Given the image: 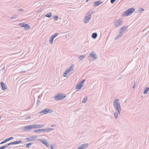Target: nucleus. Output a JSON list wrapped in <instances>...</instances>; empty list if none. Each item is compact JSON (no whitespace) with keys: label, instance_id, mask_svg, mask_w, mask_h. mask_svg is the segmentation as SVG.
Masks as SVG:
<instances>
[{"label":"nucleus","instance_id":"nucleus-5","mask_svg":"<svg viewBox=\"0 0 149 149\" xmlns=\"http://www.w3.org/2000/svg\"><path fill=\"white\" fill-rule=\"evenodd\" d=\"M122 19L120 18L117 20H115L114 22V25L116 27H118L121 25L123 23Z\"/></svg>","mask_w":149,"mask_h":149},{"label":"nucleus","instance_id":"nucleus-41","mask_svg":"<svg viewBox=\"0 0 149 149\" xmlns=\"http://www.w3.org/2000/svg\"><path fill=\"white\" fill-rule=\"evenodd\" d=\"M19 11H23V10L22 9H19Z\"/></svg>","mask_w":149,"mask_h":149},{"label":"nucleus","instance_id":"nucleus-49","mask_svg":"<svg viewBox=\"0 0 149 149\" xmlns=\"http://www.w3.org/2000/svg\"><path fill=\"white\" fill-rule=\"evenodd\" d=\"M5 67H4L3 68V70L5 69Z\"/></svg>","mask_w":149,"mask_h":149},{"label":"nucleus","instance_id":"nucleus-11","mask_svg":"<svg viewBox=\"0 0 149 149\" xmlns=\"http://www.w3.org/2000/svg\"><path fill=\"white\" fill-rule=\"evenodd\" d=\"M33 128L36 129L39 128L44 127V126L42 124H35L32 125Z\"/></svg>","mask_w":149,"mask_h":149},{"label":"nucleus","instance_id":"nucleus-39","mask_svg":"<svg viewBox=\"0 0 149 149\" xmlns=\"http://www.w3.org/2000/svg\"><path fill=\"white\" fill-rule=\"evenodd\" d=\"M13 144H14V143H13V142H12L9 143H8V146H9L11 145H13Z\"/></svg>","mask_w":149,"mask_h":149},{"label":"nucleus","instance_id":"nucleus-18","mask_svg":"<svg viewBox=\"0 0 149 149\" xmlns=\"http://www.w3.org/2000/svg\"><path fill=\"white\" fill-rule=\"evenodd\" d=\"M123 32H120L117 35L116 37L115 38L116 40L120 38L123 35Z\"/></svg>","mask_w":149,"mask_h":149},{"label":"nucleus","instance_id":"nucleus-48","mask_svg":"<svg viewBox=\"0 0 149 149\" xmlns=\"http://www.w3.org/2000/svg\"><path fill=\"white\" fill-rule=\"evenodd\" d=\"M50 131H51L53 130H54V129L53 128H50Z\"/></svg>","mask_w":149,"mask_h":149},{"label":"nucleus","instance_id":"nucleus-45","mask_svg":"<svg viewBox=\"0 0 149 149\" xmlns=\"http://www.w3.org/2000/svg\"><path fill=\"white\" fill-rule=\"evenodd\" d=\"M31 117L30 116H28L26 117V118L27 119H29Z\"/></svg>","mask_w":149,"mask_h":149},{"label":"nucleus","instance_id":"nucleus-32","mask_svg":"<svg viewBox=\"0 0 149 149\" xmlns=\"http://www.w3.org/2000/svg\"><path fill=\"white\" fill-rule=\"evenodd\" d=\"M44 129V132L50 131V128Z\"/></svg>","mask_w":149,"mask_h":149},{"label":"nucleus","instance_id":"nucleus-9","mask_svg":"<svg viewBox=\"0 0 149 149\" xmlns=\"http://www.w3.org/2000/svg\"><path fill=\"white\" fill-rule=\"evenodd\" d=\"M84 81L85 79H83L81 82H79L77 85L76 89L79 90L84 85Z\"/></svg>","mask_w":149,"mask_h":149},{"label":"nucleus","instance_id":"nucleus-7","mask_svg":"<svg viewBox=\"0 0 149 149\" xmlns=\"http://www.w3.org/2000/svg\"><path fill=\"white\" fill-rule=\"evenodd\" d=\"M53 112V111L52 109L45 108L40 111V113H43L44 114H47L48 113H52Z\"/></svg>","mask_w":149,"mask_h":149},{"label":"nucleus","instance_id":"nucleus-1","mask_svg":"<svg viewBox=\"0 0 149 149\" xmlns=\"http://www.w3.org/2000/svg\"><path fill=\"white\" fill-rule=\"evenodd\" d=\"M113 106L116 110L114 114V116L115 118L117 119L118 118V115L120 114L121 111V107L118 99L116 98L114 100L113 102Z\"/></svg>","mask_w":149,"mask_h":149},{"label":"nucleus","instance_id":"nucleus-24","mask_svg":"<svg viewBox=\"0 0 149 149\" xmlns=\"http://www.w3.org/2000/svg\"><path fill=\"white\" fill-rule=\"evenodd\" d=\"M87 96L84 97L82 101V103H85L87 100Z\"/></svg>","mask_w":149,"mask_h":149},{"label":"nucleus","instance_id":"nucleus-30","mask_svg":"<svg viewBox=\"0 0 149 149\" xmlns=\"http://www.w3.org/2000/svg\"><path fill=\"white\" fill-rule=\"evenodd\" d=\"M18 15H15L11 17V19H13L17 18L18 17Z\"/></svg>","mask_w":149,"mask_h":149},{"label":"nucleus","instance_id":"nucleus-8","mask_svg":"<svg viewBox=\"0 0 149 149\" xmlns=\"http://www.w3.org/2000/svg\"><path fill=\"white\" fill-rule=\"evenodd\" d=\"M88 146V143H83L79 146L77 149H85Z\"/></svg>","mask_w":149,"mask_h":149},{"label":"nucleus","instance_id":"nucleus-34","mask_svg":"<svg viewBox=\"0 0 149 149\" xmlns=\"http://www.w3.org/2000/svg\"><path fill=\"white\" fill-rule=\"evenodd\" d=\"M40 100H39L38 99L37 102V107L39 105V104H40Z\"/></svg>","mask_w":149,"mask_h":149},{"label":"nucleus","instance_id":"nucleus-19","mask_svg":"<svg viewBox=\"0 0 149 149\" xmlns=\"http://www.w3.org/2000/svg\"><path fill=\"white\" fill-rule=\"evenodd\" d=\"M97 34L96 33H93L91 36L93 38L95 39L97 38Z\"/></svg>","mask_w":149,"mask_h":149},{"label":"nucleus","instance_id":"nucleus-25","mask_svg":"<svg viewBox=\"0 0 149 149\" xmlns=\"http://www.w3.org/2000/svg\"><path fill=\"white\" fill-rule=\"evenodd\" d=\"M22 142V141H16L13 142L14 144H17L21 143Z\"/></svg>","mask_w":149,"mask_h":149},{"label":"nucleus","instance_id":"nucleus-46","mask_svg":"<svg viewBox=\"0 0 149 149\" xmlns=\"http://www.w3.org/2000/svg\"><path fill=\"white\" fill-rule=\"evenodd\" d=\"M135 83L134 84V85L133 86V88H134L135 87Z\"/></svg>","mask_w":149,"mask_h":149},{"label":"nucleus","instance_id":"nucleus-20","mask_svg":"<svg viewBox=\"0 0 149 149\" xmlns=\"http://www.w3.org/2000/svg\"><path fill=\"white\" fill-rule=\"evenodd\" d=\"M34 132H44V129H37L35 130Z\"/></svg>","mask_w":149,"mask_h":149},{"label":"nucleus","instance_id":"nucleus-14","mask_svg":"<svg viewBox=\"0 0 149 149\" xmlns=\"http://www.w3.org/2000/svg\"><path fill=\"white\" fill-rule=\"evenodd\" d=\"M128 27L127 26L125 25L123 27H122L120 30V32H123V33L127 29Z\"/></svg>","mask_w":149,"mask_h":149},{"label":"nucleus","instance_id":"nucleus-37","mask_svg":"<svg viewBox=\"0 0 149 149\" xmlns=\"http://www.w3.org/2000/svg\"><path fill=\"white\" fill-rule=\"evenodd\" d=\"M70 71V70L68 69H67L65 72L68 74L69 72Z\"/></svg>","mask_w":149,"mask_h":149},{"label":"nucleus","instance_id":"nucleus-27","mask_svg":"<svg viewBox=\"0 0 149 149\" xmlns=\"http://www.w3.org/2000/svg\"><path fill=\"white\" fill-rule=\"evenodd\" d=\"M54 39V38L51 37L49 40V42L51 44H53Z\"/></svg>","mask_w":149,"mask_h":149},{"label":"nucleus","instance_id":"nucleus-42","mask_svg":"<svg viewBox=\"0 0 149 149\" xmlns=\"http://www.w3.org/2000/svg\"><path fill=\"white\" fill-rule=\"evenodd\" d=\"M4 146H2L0 148V149H4Z\"/></svg>","mask_w":149,"mask_h":149},{"label":"nucleus","instance_id":"nucleus-36","mask_svg":"<svg viewBox=\"0 0 149 149\" xmlns=\"http://www.w3.org/2000/svg\"><path fill=\"white\" fill-rule=\"evenodd\" d=\"M68 73H67L66 72H64V73H63V76L64 77H67V74Z\"/></svg>","mask_w":149,"mask_h":149},{"label":"nucleus","instance_id":"nucleus-51","mask_svg":"<svg viewBox=\"0 0 149 149\" xmlns=\"http://www.w3.org/2000/svg\"><path fill=\"white\" fill-rule=\"evenodd\" d=\"M121 77H120L119 78V79H118V80H119V79H121Z\"/></svg>","mask_w":149,"mask_h":149},{"label":"nucleus","instance_id":"nucleus-40","mask_svg":"<svg viewBox=\"0 0 149 149\" xmlns=\"http://www.w3.org/2000/svg\"><path fill=\"white\" fill-rule=\"evenodd\" d=\"M50 147L51 149H54L52 144L50 146Z\"/></svg>","mask_w":149,"mask_h":149},{"label":"nucleus","instance_id":"nucleus-22","mask_svg":"<svg viewBox=\"0 0 149 149\" xmlns=\"http://www.w3.org/2000/svg\"><path fill=\"white\" fill-rule=\"evenodd\" d=\"M45 16L47 17H50L52 16V13H48Z\"/></svg>","mask_w":149,"mask_h":149},{"label":"nucleus","instance_id":"nucleus-17","mask_svg":"<svg viewBox=\"0 0 149 149\" xmlns=\"http://www.w3.org/2000/svg\"><path fill=\"white\" fill-rule=\"evenodd\" d=\"M103 2L101 1H97L94 3V6H97L102 3Z\"/></svg>","mask_w":149,"mask_h":149},{"label":"nucleus","instance_id":"nucleus-2","mask_svg":"<svg viewBox=\"0 0 149 149\" xmlns=\"http://www.w3.org/2000/svg\"><path fill=\"white\" fill-rule=\"evenodd\" d=\"M93 13V11L92 10L90 9L87 13L84 19V23L86 24L88 23L89 21L91 18V16Z\"/></svg>","mask_w":149,"mask_h":149},{"label":"nucleus","instance_id":"nucleus-35","mask_svg":"<svg viewBox=\"0 0 149 149\" xmlns=\"http://www.w3.org/2000/svg\"><path fill=\"white\" fill-rule=\"evenodd\" d=\"M144 10L143 9V8H141L139 12H141L142 11H144Z\"/></svg>","mask_w":149,"mask_h":149},{"label":"nucleus","instance_id":"nucleus-29","mask_svg":"<svg viewBox=\"0 0 149 149\" xmlns=\"http://www.w3.org/2000/svg\"><path fill=\"white\" fill-rule=\"evenodd\" d=\"M53 19L54 21H57L58 19V16L55 15L53 17Z\"/></svg>","mask_w":149,"mask_h":149},{"label":"nucleus","instance_id":"nucleus-15","mask_svg":"<svg viewBox=\"0 0 149 149\" xmlns=\"http://www.w3.org/2000/svg\"><path fill=\"white\" fill-rule=\"evenodd\" d=\"M32 129H33L32 125H31L29 126H24L23 127V130H31Z\"/></svg>","mask_w":149,"mask_h":149},{"label":"nucleus","instance_id":"nucleus-52","mask_svg":"<svg viewBox=\"0 0 149 149\" xmlns=\"http://www.w3.org/2000/svg\"><path fill=\"white\" fill-rule=\"evenodd\" d=\"M33 137L32 138V139H35V137H34L33 136Z\"/></svg>","mask_w":149,"mask_h":149},{"label":"nucleus","instance_id":"nucleus-23","mask_svg":"<svg viewBox=\"0 0 149 149\" xmlns=\"http://www.w3.org/2000/svg\"><path fill=\"white\" fill-rule=\"evenodd\" d=\"M85 56L84 55H82L80 56L79 58V61H82L84 60V58H85Z\"/></svg>","mask_w":149,"mask_h":149},{"label":"nucleus","instance_id":"nucleus-3","mask_svg":"<svg viewBox=\"0 0 149 149\" xmlns=\"http://www.w3.org/2000/svg\"><path fill=\"white\" fill-rule=\"evenodd\" d=\"M135 10V9L133 8H129L123 13V15L125 16H127L133 13Z\"/></svg>","mask_w":149,"mask_h":149},{"label":"nucleus","instance_id":"nucleus-28","mask_svg":"<svg viewBox=\"0 0 149 149\" xmlns=\"http://www.w3.org/2000/svg\"><path fill=\"white\" fill-rule=\"evenodd\" d=\"M74 68V65L73 64H72L70 67L68 68L70 70H72V71Z\"/></svg>","mask_w":149,"mask_h":149},{"label":"nucleus","instance_id":"nucleus-33","mask_svg":"<svg viewBox=\"0 0 149 149\" xmlns=\"http://www.w3.org/2000/svg\"><path fill=\"white\" fill-rule=\"evenodd\" d=\"M32 144L31 143H28L26 144V146L27 148H29V146L31 145Z\"/></svg>","mask_w":149,"mask_h":149},{"label":"nucleus","instance_id":"nucleus-50","mask_svg":"<svg viewBox=\"0 0 149 149\" xmlns=\"http://www.w3.org/2000/svg\"><path fill=\"white\" fill-rule=\"evenodd\" d=\"M89 0H86V2H88V1Z\"/></svg>","mask_w":149,"mask_h":149},{"label":"nucleus","instance_id":"nucleus-21","mask_svg":"<svg viewBox=\"0 0 149 149\" xmlns=\"http://www.w3.org/2000/svg\"><path fill=\"white\" fill-rule=\"evenodd\" d=\"M149 91V87H146L143 92L144 94H146Z\"/></svg>","mask_w":149,"mask_h":149},{"label":"nucleus","instance_id":"nucleus-43","mask_svg":"<svg viewBox=\"0 0 149 149\" xmlns=\"http://www.w3.org/2000/svg\"><path fill=\"white\" fill-rule=\"evenodd\" d=\"M51 126L52 127H55L56 126V125L55 124H53Z\"/></svg>","mask_w":149,"mask_h":149},{"label":"nucleus","instance_id":"nucleus-6","mask_svg":"<svg viewBox=\"0 0 149 149\" xmlns=\"http://www.w3.org/2000/svg\"><path fill=\"white\" fill-rule=\"evenodd\" d=\"M19 25L21 26L24 27V29L26 30H28L30 28V26L27 24L24 23H19Z\"/></svg>","mask_w":149,"mask_h":149},{"label":"nucleus","instance_id":"nucleus-10","mask_svg":"<svg viewBox=\"0 0 149 149\" xmlns=\"http://www.w3.org/2000/svg\"><path fill=\"white\" fill-rule=\"evenodd\" d=\"M89 56L92 57L94 60H95L97 58L96 54L94 51L91 52V53L89 54Z\"/></svg>","mask_w":149,"mask_h":149},{"label":"nucleus","instance_id":"nucleus-12","mask_svg":"<svg viewBox=\"0 0 149 149\" xmlns=\"http://www.w3.org/2000/svg\"><path fill=\"white\" fill-rule=\"evenodd\" d=\"M1 85L2 87V89L3 90H5L7 89V86L6 84H5L4 82H1Z\"/></svg>","mask_w":149,"mask_h":149},{"label":"nucleus","instance_id":"nucleus-44","mask_svg":"<svg viewBox=\"0 0 149 149\" xmlns=\"http://www.w3.org/2000/svg\"><path fill=\"white\" fill-rule=\"evenodd\" d=\"M8 144H7V145H5V146H4V148H6L7 147H8Z\"/></svg>","mask_w":149,"mask_h":149},{"label":"nucleus","instance_id":"nucleus-4","mask_svg":"<svg viewBox=\"0 0 149 149\" xmlns=\"http://www.w3.org/2000/svg\"><path fill=\"white\" fill-rule=\"evenodd\" d=\"M66 97V95L63 94L58 93L54 98L56 100H61L64 99Z\"/></svg>","mask_w":149,"mask_h":149},{"label":"nucleus","instance_id":"nucleus-26","mask_svg":"<svg viewBox=\"0 0 149 149\" xmlns=\"http://www.w3.org/2000/svg\"><path fill=\"white\" fill-rule=\"evenodd\" d=\"M58 33H55L54 34H53L52 36V37L53 38H56L57 36H58Z\"/></svg>","mask_w":149,"mask_h":149},{"label":"nucleus","instance_id":"nucleus-13","mask_svg":"<svg viewBox=\"0 0 149 149\" xmlns=\"http://www.w3.org/2000/svg\"><path fill=\"white\" fill-rule=\"evenodd\" d=\"M13 139V137H11L10 138H8L7 139H5V140H3L2 142H1L0 143V144H2L3 143H4L11 140Z\"/></svg>","mask_w":149,"mask_h":149},{"label":"nucleus","instance_id":"nucleus-16","mask_svg":"<svg viewBox=\"0 0 149 149\" xmlns=\"http://www.w3.org/2000/svg\"><path fill=\"white\" fill-rule=\"evenodd\" d=\"M40 141L42 143L45 144L47 147H49V143L46 141L42 139H41V140Z\"/></svg>","mask_w":149,"mask_h":149},{"label":"nucleus","instance_id":"nucleus-31","mask_svg":"<svg viewBox=\"0 0 149 149\" xmlns=\"http://www.w3.org/2000/svg\"><path fill=\"white\" fill-rule=\"evenodd\" d=\"M33 137H31L30 138H26V140L28 141H30L32 140V138Z\"/></svg>","mask_w":149,"mask_h":149},{"label":"nucleus","instance_id":"nucleus-38","mask_svg":"<svg viewBox=\"0 0 149 149\" xmlns=\"http://www.w3.org/2000/svg\"><path fill=\"white\" fill-rule=\"evenodd\" d=\"M116 1V0H111V3H113Z\"/></svg>","mask_w":149,"mask_h":149},{"label":"nucleus","instance_id":"nucleus-47","mask_svg":"<svg viewBox=\"0 0 149 149\" xmlns=\"http://www.w3.org/2000/svg\"><path fill=\"white\" fill-rule=\"evenodd\" d=\"M25 72V71H21V72H20L19 73H23V72Z\"/></svg>","mask_w":149,"mask_h":149}]
</instances>
